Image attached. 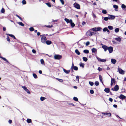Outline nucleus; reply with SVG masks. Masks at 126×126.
I'll return each mask as SVG.
<instances>
[{
	"instance_id": "aec40b11",
	"label": "nucleus",
	"mask_w": 126,
	"mask_h": 126,
	"mask_svg": "<svg viewBox=\"0 0 126 126\" xmlns=\"http://www.w3.org/2000/svg\"><path fill=\"white\" fill-rule=\"evenodd\" d=\"M64 20L67 23H70V20H69L67 18H65Z\"/></svg>"
},
{
	"instance_id": "774afa93",
	"label": "nucleus",
	"mask_w": 126,
	"mask_h": 126,
	"mask_svg": "<svg viewBox=\"0 0 126 126\" xmlns=\"http://www.w3.org/2000/svg\"><path fill=\"white\" fill-rule=\"evenodd\" d=\"M113 106L114 107L116 108L117 107V105L115 104H114L113 105Z\"/></svg>"
},
{
	"instance_id": "c9c22d12",
	"label": "nucleus",
	"mask_w": 126,
	"mask_h": 126,
	"mask_svg": "<svg viewBox=\"0 0 126 126\" xmlns=\"http://www.w3.org/2000/svg\"><path fill=\"white\" fill-rule=\"evenodd\" d=\"M102 13L104 14H106L107 13V12L106 10H103L102 11Z\"/></svg>"
},
{
	"instance_id": "e433bc0d",
	"label": "nucleus",
	"mask_w": 126,
	"mask_h": 126,
	"mask_svg": "<svg viewBox=\"0 0 126 126\" xmlns=\"http://www.w3.org/2000/svg\"><path fill=\"white\" fill-rule=\"evenodd\" d=\"M32 75L34 78L37 79V76L35 74L33 73V74Z\"/></svg>"
},
{
	"instance_id": "37998d69",
	"label": "nucleus",
	"mask_w": 126,
	"mask_h": 126,
	"mask_svg": "<svg viewBox=\"0 0 126 126\" xmlns=\"http://www.w3.org/2000/svg\"><path fill=\"white\" fill-rule=\"evenodd\" d=\"M113 8L115 9H117L118 8V6L117 5H114L113 6Z\"/></svg>"
},
{
	"instance_id": "423d86ee",
	"label": "nucleus",
	"mask_w": 126,
	"mask_h": 126,
	"mask_svg": "<svg viewBox=\"0 0 126 126\" xmlns=\"http://www.w3.org/2000/svg\"><path fill=\"white\" fill-rule=\"evenodd\" d=\"M47 40L46 37L44 36L42 37L41 39V42L43 43H45Z\"/></svg>"
},
{
	"instance_id": "412c9836",
	"label": "nucleus",
	"mask_w": 126,
	"mask_h": 126,
	"mask_svg": "<svg viewBox=\"0 0 126 126\" xmlns=\"http://www.w3.org/2000/svg\"><path fill=\"white\" fill-rule=\"evenodd\" d=\"M104 91L108 93L110 92V89L109 88H106Z\"/></svg>"
},
{
	"instance_id": "338daca9",
	"label": "nucleus",
	"mask_w": 126,
	"mask_h": 126,
	"mask_svg": "<svg viewBox=\"0 0 126 126\" xmlns=\"http://www.w3.org/2000/svg\"><path fill=\"white\" fill-rule=\"evenodd\" d=\"M7 40L8 41H9V42L10 41V40L9 39V37L8 36L7 37Z\"/></svg>"
},
{
	"instance_id": "7c9ffc66",
	"label": "nucleus",
	"mask_w": 126,
	"mask_h": 126,
	"mask_svg": "<svg viewBox=\"0 0 126 126\" xmlns=\"http://www.w3.org/2000/svg\"><path fill=\"white\" fill-rule=\"evenodd\" d=\"M0 58H2L3 60L5 61L6 62H8V61L5 58L1 56H0Z\"/></svg>"
},
{
	"instance_id": "2f4dec72",
	"label": "nucleus",
	"mask_w": 126,
	"mask_h": 126,
	"mask_svg": "<svg viewBox=\"0 0 126 126\" xmlns=\"http://www.w3.org/2000/svg\"><path fill=\"white\" fill-rule=\"evenodd\" d=\"M41 63L43 65H44L45 64L44 62L43 59H41L40 60Z\"/></svg>"
},
{
	"instance_id": "2eb2a0df",
	"label": "nucleus",
	"mask_w": 126,
	"mask_h": 126,
	"mask_svg": "<svg viewBox=\"0 0 126 126\" xmlns=\"http://www.w3.org/2000/svg\"><path fill=\"white\" fill-rule=\"evenodd\" d=\"M102 47L104 49L105 51H106L108 49V47L106 46H103Z\"/></svg>"
},
{
	"instance_id": "0eeeda50",
	"label": "nucleus",
	"mask_w": 126,
	"mask_h": 126,
	"mask_svg": "<svg viewBox=\"0 0 126 126\" xmlns=\"http://www.w3.org/2000/svg\"><path fill=\"white\" fill-rule=\"evenodd\" d=\"M119 89V87L118 85H115L114 88H112L111 90L113 91H117Z\"/></svg>"
},
{
	"instance_id": "ea45409f",
	"label": "nucleus",
	"mask_w": 126,
	"mask_h": 126,
	"mask_svg": "<svg viewBox=\"0 0 126 126\" xmlns=\"http://www.w3.org/2000/svg\"><path fill=\"white\" fill-rule=\"evenodd\" d=\"M94 84L96 86H97L99 85V83L98 81H96L95 82Z\"/></svg>"
},
{
	"instance_id": "4c0bfd02",
	"label": "nucleus",
	"mask_w": 126,
	"mask_h": 126,
	"mask_svg": "<svg viewBox=\"0 0 126 126\" xmlns=\"http://www.w3.org/2000/svg\"><path fill=\"white\" fill-rule=\"evenodd\" d=\"M27 122L28 123H31L32 122L31 120L29 119H27Z\"/></svg>"
},
{
	"instance_id": "e2e57ef3",
	"label": "nucleus",
	"mask_w": 126,
	"mask_h": 126,
	"mask_svg": "<svg viewBox=\"0 0 126 126\" xmlns=\"http://www.w3.org/2000/svg\"><path fill=\"white\" fill-rule=\"evenodd\" d=\"M106 60L105 59H101V62H105Z\"/></svg>"
},
{
	"instance_id": "a19ab883",
	"label": "nucleus",
	"mask_w": 126,
	"mask_h": 126,
	"mask_svg": "<svg viewBox=\"0 0 126 126\" xmlns=\"http://www.w3.org/2000/svg\"><path fill=\"white\" fill-rule=\"evenodd\" d=\"M46 4L49 7H51V5L50 3H46Z\"/></svg>"
},
{
	"instance_id": "58836bf2",
	"label": "nucleus",
	"mask_w": 126,
	"mask_h": 126,
	"mask_svg": "<svg viewBox=\"0 0 126 126\" xmlns=\"http://www.w3.org/2000/svg\"><path fill=\"white\" fill-rule=\"evenodd\" d=\"M40 99L41 101H43L45 99V98L43 97H41L40 98Z\"/></svg>"
},
{
	"instance_id": "69168bd1",
	"label": "nucleus",
	"mask_w": 126,
	"mask_h": 126,
	"mask_svg": "<svg viewBox=\"0 0 126 126\" xmlns=\"http://www.w3.org/2000/svg\"><path fill=\"white\" fill-rule=\"evenodd\" d=\"M16 16L17 17H18V18H19L21 20H22V19L21 18V17H19L18 15H16Z\"/></svg>"
},
{
	"instance_id": "ddd939ff",
	"label": "nucleus",
	"mask_w": 126,
	"mask_h": 126,
	"mask_svg": "<svg viewBox=\"0 0 126 126\" xmlns=\"http://www.w3.org/2000/svg\"><path fill=\"white\" fill-rule=\"evenodd\" d=\"M109 18L110 19H114L115 17V16L113 15H109Z\"/></svg>"
},
{
	"instance_id": "09e8293b",
	"label": "nucleus",
	"mask_w": 126,
	"mask_h": 126,
	"mask_svg": "<svg viewBox=\"0 0 126 126\" xmlns=\"http://www.w3.org/2000/svg\"><path fill=\"white\" fill-rule=\"evenodd\" d=\"M108 29L107 28H104L103 29V32H106V31H107V30Z\"/></svg>"
},
{
	"instance_id": "8fccbe9b",
	"label": "nucleus",
	"mask_w": 126,
	"mask_h": 126,
	"mask_svg": "<svg viewBox=\"0 0 126 126\" xmlns=\"http://www.w3.org/2000/svg\"><path fill=\"white\" fill-rule=\"evenodd\" d=\"M121 7L122 8L124 9L126 8V6L124 4H122Z\"/></svg>"
},
{
	"instance_id": "dca6fc26",
	"label": "nucleus",
	"mask_w": 126,
	"mask_h": 126,
	"mask_svg": "<svg viewBox=\"0 0 126 126\" xmlns=\"http://www.w3.org/2000/svg\"><path fill=\"white\" fill-rule=\"evenodd\" d=\"M111 62L112 63L115 64L116 63V61L114 59H111Z\"/></svg>"
},
{
	"instance_id": "6e6d98bb",
	"label": "nucleus",
	"mask_w": 126,
	"mask_h": 126,
	"mask_svg": "<svg viewBox=\"0 0 126 126\" xmlns=\"http://www.w3.org/2000/svg\"><path fill=\"white\" fill-rule=\"evenodd\" d=\"M94 91L93 90H91L90 91V93L92 94H93L94 93Z\"/></svg>"
},
{
	"instance_id": "de8ad7c7",
	"label": "nucleus",
	"mask_w": 126,
	"mask_h": 126,
	"mask_svg": "<svg viewBox=\"0 0 126 126\" xmlns=\"http://www.w3.org/2000/svg\"><path fill=\"white\" fill-rule=\"evenodd\" d=\"M73 99L75 101H78V98L76 97H74L73 98Z\"/></svg>"
},
{
	"instance_id": "79ce46f5",
	"label": "nucleus",
	"mask_w": 126,
	"mask_h": 126,
	"mask_svg": "<svg viewBox=\"0 0 126 126\" xmlns=\"http://www.w3.org/2000/svg\"><path fill=\"white\" fill-rule=\"evenodd\" d=\"M89 83L90 85L91 86H93L94 84V83L92 82L89 81Z\"/></svg>"
},
{
	"instance_id": "39448f33",
	"label": "nucleus",
	"mask_w": 126,
	"mask_h": 126,
	"mask_svg": "<svg viewBox=\"0 0 126 126\" xmlns=\"http://www.w3.org/2000/svg\"><path fill=\"white\" fill-rule=\"evenodd\" d=\"M118 71H119V73L123 75L125 74V71L122 70L120 68H119V67L118 68Z\"/></svg>"
},
{
	"instance_id": "f03ea898",
	"label": "nucleus",
	"mask_w": 126,
	"mask_h": 126,
	"mask_svg": "<svg viewBox=\"0 0 126 126\" xmlns=\"http://www.w3.org/2000/svg\"><path fill=\"white\" fill-rule=\"evenodd\" d=\"M102 28L100 27H94L93 28L92 30L93 31L95 32H97L99 31H100Z\"/></svg>"
},
{
	"instance_id": "6ab92c4d",
	"label": "nucleus",
	"mask_w": 126,
	"mask_h": 126,
	"mask_svg": "<svg viewBox=\"0 0 126 126\" xmlns=\"http://www.w3.org/2000/svg\"><path fill=\"white\" fill-rule=\"evenodd\" d=\"M45 43L47 45H49L51 43V42L50 41L47 40L46 41Z\"/></svg>"
},
{
	"instance_id": "4be33fe9",
	"label": "nucleus",
	"mask_w": 126,
	"mask_h": 126,
	"mask_svg": "<svg viewBox=\"0 0 126 126\" xmlns=\"http://www.w3.org/2000/svg\"><path fill=\"white\" fill-rule=\"evenodd\" d=\"M75 53L78 55H79L80 54V53L79 51L77 49H76L75 50Z\"/></svg>"
},
{
	"instance_id": "72a5a7b5",
	"label": "nucleus",
	"mask_w": 126,
	"mask_h": 126,
	"mask_svg": "<svg viewBox=\"0 0 126 126\" xmlns=\"http://www.w3.org/2000/svg\"><path fill=\"white\" fill-rule=\"evenodd\" d=\"M115 39L117 41L120 42L121 41V38L119 37L115 38Z\"/></svg>"
},
{
	"instance_id": "603ef678",
	"label": "nucleus",
	"mask_w": 126,
	"mask_h": 126,
	"mask_svg": "<svg viewBox=\"0 0 126 126\" xmlns=\"http://www.w3.org/2000/svg\"><path fill=\"white\" fill-rule=\"evenodd\" d=\"M29 30L30 31H32L34 30V29L33 27H31L29 28Z\"/></svg>"
},
{
	"instance_id": "13d9d810",
	"label": "nucleus",
	"mask_w": 126,
	"mask_h": 126,
	"mask_svg": "<svg viewBox=\"0 0 126 126\" xmlns=\"http://www.w3.org/2000/svg\"><path fill=\"white\" fill-rule=\"evenodd\" d=\"M92 15L93 16V17L95 18L96 17V16L93 13H92Z\"/></svg>"
},
{
	"instance_id": "f704fd0d",
	"label": "nucleus",
	"mask_w": 126,
	"mask_h": 126,
	"mask_svg": "<svg viewBox=\"0 0 126 126\" xmlns=\"http://www.w3.org/2000/svg\"><path fill=\"white\" fill-rule=\"evenodd\" d=\"M18 23L19 25L22 26H24V24L21 22H18Z\"/></svg>"
},
{
	"instance_id": "864d4df0",
	"label": "nucleus",
	"mask_w": 126,
	"mask_h": 126,
	"mask_svg": "<svg viewBox=\"0 0 126 126\" xmlns=\"http://www.w3.org/2000/svg\"><path fill=\"white\" fill-rule=\"evenodd\" d=\"M90 42L89 41L87 42L86 43V46H88L90 44Z\"/></svg>"
},
{
	"instance_id": "49530a36",
	"label": "nucleus",
	"mask_w": 126,
	"mask_h": 126,
	"mask_svg": "<svg viewBox=\"0 0 126 126\" xmlns=\"http://www.w3.org/2000/svg\"><path fill=\"white\" fill-rule=\"evenodd\" d=\"M56 79L60 82H62L63 81V80L62 79H59L57 78H56Z\"/></svg>"
},
{
	"instance_id": "c03bdc74",
	"label": "nucleus",
	"mask_w": 126,
	"mask_h": 126,
	"mask_svg": "<svg viewBox=\"0 0 126 126\" xmlns=\"http://www.w3.org/2000/svg\"><path fill=\"white\" fill-rule=\"evenodd\" d=\"M1 12L2 13H4L5 12V10L3 8H2L1 10Z\"/></svg>"
},
{
	"instance_id": "9b49d317",
	"label": "nucleus",
	"mask_w": 126,
	"mask_h": 126,
	"mask_svg": "<svg viewBox=\"0 0 126 126\" xmlns=\"http://www.w3.org/2000/svg\"><path fill=\"white\" fill-rule=\"evenodd\" d=\"M108 49L109 51V52L110 53H111L113 51V48L112 47H108Z\"/></svg>"
},
{
	"instance_id": "473e14b6",
	"label": "nucleus",
	"mask_w": 126,
	"mask_h": 126,
	"mask_svg": "<svg viewBox=\"0 0 126 126\" xmlns=\"http://www.w3.org/2000/svg\"><path fill=\"white\" fill-rule=\"evenodd\" d=\"M108 28L109 29L111 30H112L113 29V27L110 26H108Z\"/></svg>"
},
{
	"instance_id": "3c124183",
	"label": "nucleus",
	"mask_w": 126,
	"mask_h": 126,
	"mask_svg": "<svg viewBox=\"0 0 126 126\" xmlns=\"http://www.w3.org/2000/svg\"><path fill=\"white\" fill-rule=\"evenodd\" d=\"M96 58L98 60V61H100V62H101L102 59H101L100 58L98 57H96Z\"/></svg>"
},
{
	"instance_id": "bf43d9fd",
	"label": "nucleus",
	"mask_w": 126,
	"mask_h": 126,
	"mask_svg": "<svg viewBox=\"0 0 126 126\" xmlns=\"http://www.w3.org/2000/svg\"><path fill=\"white\" fill-rule=\"evenodd\" d=\"M62 4L63 5L64 4V2L63 0H60Z\"/></svg>"
},
{
	"instance_id": "c85d7f7f",
	"label": "nucleus",
	"mask_w": 126,
	"mask_h": 126,
	"mask_svg": "<svg viewBox=\"0 0 126 126\" xmlns=\"http://www.w3.org/2000/svg\"><path fill=\"white\" fill-rule=\"evenodd\" d=\"M83 61L86 62L88 60L87 58L85 57H83Z\"/></svg>"
},
{
	"instance_id": "9d476101",
	"label": "nucleus",
	"mask_w": 126,
	"mask_h": 126,
	"mask_svg": "<svg viewBox=\"0 0 126 126\" xmlns=\"http://www.w3.org/2000/svg\"><path fill=\"white\" fill-rule=\"evenodd\" d=\"M120 99L123 100L126 98V96L121 94L118 97Z\"/></svg>"
},
{
	"instance_id": "6e6552de",
	"label": "nucleus",
	"mask_w": 126,
	"mask_h": 126,
	"mask_svg": "<svg viewBox=\"0 0 126 126\" xmlns=\"http://www.w3.org/2000/svg\"><path fill=\"white\" fill-rule=\"evenodd\" d=\"M22 88L28 94H30V92L29 90L27 88V87L25 86H23L22 87Z\"/></svg>"
},
{
	"instance_id": "5701e85b",
	"label": "nucleus",
	"mask_w": 126,
	"mask_h": 126,
	"mask_svg": "<svg viewBox=\"0 0 126 126\" xmlns=\"http://www.w3.org/2000/svg\"><path fill=\"white\" fill-rule=\"evenodd\" d=\"M99 79H100V81L103 84L102 80V76L101 75H99Z\"/></svg>"
},
{
	"instance_id": "cd10ccee",
	"label": "nucleus",
	"mask_w": 126,
	"mask_h": 126,
	"mask_svg": "<svg viewBox=\"0 0 126 126\" xmlns=\"http://www.w3.org/2000/svg\"><path fill=\"white\" fill-rule=\"evenodd\" d=\"M73 69H74L75 70H77L78 69V68L76 66H75L73 68Z\"/></svg>"
},
{
	"instance_id": "1a4fd4ad",
	"label": "nucleus",
	"mask_w": 126,
	"mask_h": 126,
	"mask_svg": "<svg viewBox=\"0 0 126 126\" xmlns=\"http://www.w3.org/2000/svg\"><path fill=\"white\" fill-rule=\"evenodd\" d=\"M102 114H103V115H107V116H108L109 117H110L111 116V114L110 113H108V112H106L104 113L102 112Z\"/></svg>"
},
{
	"instance_id": "bb28decb",
	"label": "nucleus",
	"mask_w": 126,
	"mask_h": 126,
	"mask_svg": "<svg viewBox=\"0 0 126 126\" xmlns=\"http://www.w3.org/2000/svg\"><path fill=\"white\" fill-rule=\"evenodd\" d=\"M83 52L85 53L88 54L89 53V51L87 49H85L84 50Z\"/></svg>"
},
{
	"instance_id": "c756f323",
	"label": "nucleus",
	"mask_w": 126,
	"mask_h": 126,
	"mask_svg": "<svg viewBox=\"0 0 126 126\" xmlns=\"http://www.w3.org/2000/svg\"><path fill=\"white\" fill-rule=\"evenodd\" d=\"M119 31V29L118 28H116L115 29L114 31L116 33H117Z\"/></svg>"
},
{
	"instance_id": "b1692460",
	"label": "nucleus",
	"mask_w": 126,
	"mask_h": 126,
	"mask_svg": "<svg viewBox=\"0 0 126 126\" xmlns=\"http://www.w3.org/2000/svg\"><path fill=\"white\" fill-rule=\"evenodd\" d=\"M7 35H8L9 36L14 38V39H16V38L15 37V36L13 35L12 34H6Z\"/></svg>"
},
{
	"instance_id": "680f3d73",
	"label": "nucleus",
	"mask_w": 126,
	"mask_h": 126,
	"mask_svg": "<svg viewBox=\"0 0 126 126\" xmlns=\"http://www.w3.org/2000/svg\"><path fill=\"white\" fill-rule=\"evenodd\" d=\"M102 69L100 68V67H99L98 69V70H99V71H102Z\"/></svg>"
},
{
	"instance_id": "f8f14e48",
	"label": "nucleus",
	"mask_w": 126,
	"mask_h": 126,
	"mask_svg": "<svg viewBox=\"0 0 126 126\" xmlns=\"http://www.w3.org/2000/svg\"><path fill=\"white\" fill-rule=\"evenodd\" d=\"M115 81L114 79L113 78L111 79V85L112 86L113 84L115 85Z\"/></svg>"
},
{
	"instance_id": "a878e982",
	"label": "nucleus",
	"mask_w": 126,
	"mask_h": 126,
	"mask_svg": "<svg viewBox=\"0 0 126 126\" xmlns=\"http://www.w3.org/2000/svg\"><path fill=\"white\" fill-rule=\"evenodd\" d=\"M76 78L77 82V83H79V77L78 76H77L76 77Z\"/></svg>"
},
{
	"instance_id": "0e129e2a",
	"label": "nucleus",
	"mask_w": 126,
	"mask_h": 126,
	"mask_svg": "<svg viewBox=\"0 0 126 126\" xmlns=\"http://www.w3.org/2000/svg\"><path fill=\"white\" fill-rule=\"evenodd\" d=\"M109 100L110 102H112L113 101L112 99L111 98H110L109 99Z\"/></svg>"
},
{
	"instance_id": "f3484780",
	"label": "nucleus",
	"mask_w": 126,
	"mask_h": 126,
	"mask_svg": "<svg viewBox=\"0 0 126 126\" xmlns=\"http://www.w3.org/2000/svg\"><path fill=\"white\" fill-rule=\"evenodd\" d=\"M63 70L64 72L67 74L69 73L70 71V70H67L64 69H63Z\"/></svg>"
},
{
	"instance_id": "393cba45",
	"label": "nucleus",
	"mask_w": 126,
	"mask_h": 126,
	"mask_svg": "<svg viewBox=\"0 0 126 126\" xmlns=\"http://www.w3.org/2000/svg\"><path fill=\"white\" fill-rule=\"evenodd\" d=\"M79 65L80 67L83 68L84 67V63H83L81 62L80 63H79Z\"/></svg>"
},
{
	"instance_id": "7ed1b4c3",
	"label": "nucleus",
	"mask_w": 126,
	"mask_h": 126,
	"mask_svg": "<svg viewBox=\"0 0 126 126\" xmlns=\"http://www.w3.org/2000/svg\"><path fill=\"white\" fill-rule=\"evenodd\" d=\"M54 58L55 59L60 60L62 58V56L59 55H55L54 56Z\"/></svg>"
},
{
	"instance_id": "a18cd8bd",
	"label": "nucleus",
	"mask_w": 126,
	"mask_h": 126,
	"mask_svg": "<svg viewBox=\"0 0 126 126\" xmlns=\"http://www.w3.org/2000/svg\"><path fill=\"white\" fill-rule=\"evenodd\" d=\"M109 19V17H105L104 18V20L105 21H107V20H108Z\"/></svg>"
},
{
	"instance_id": "4468645a",
	"label": "nucleus",
	"mask_w": 126,
	"mask_h": 126,
	"mask_svg": "<svg viewBox=\"0 0 126 126\" xmlns=\"http://www.w3.org/2000/svg\"><path fill=\"white\" fill-rule=\"evenodd\" d=\"M70 24L72 27H74L75 26V24L72 22V19H70Z\"/></svg>"
},
{
	"instance_id": "f257e3e1",
	"label": "nucleus",
	"mask_w": 126,
	"mask_h": 126,
	"mask_svg": "<svg viewBox=\"0 0 126 126\" xmlns=\"http://www.w3.org/2000/svg\"><path fill=\"white\" fill-rule=\"evenodd\" d=\"M96 34V33L94 32H92V30L90 29L88 30L86 32V34L87 36H89L95 35Z\"/></svg>"
},
{
	"instance_id": "20e7f679",
	"label": "nucleus",
	"mask_w": 126,
	"mask_h": 126,
	"mask_svg": "<svg viewBox=\"0 0 126 126\" xmlns=\"http://www.w3.org/2000/svg\"><path fill=\"white\" fill-rule=\"evenodd\" d=\"M74 6L77 9H80V5L76 2L75 3L73 4Z\"/></svg>"
},
{
	"instance_id": "5fc2aeb1",
	"label": "nucleus",
	"mask_w": 126,
	"mask_h": 126,
	"mask_svg": "<svg viewBox=\"0 0 126 126\" xmlns=\"http://www.w3.org/2000/svg\"><path fill=\"white\" fill-rule=\"evenodd\" d=\"M22 3L23 4H25L26 3V2L25 0H23L22 1Z\"/></svg>"
},
{
	"instance_id": "4d7b16f0",
	"label": "nucleus",
	"mask_w": 126,
	"mask_h": 126,
	"mask_svg": "<svg viewBox=\"0 0 126 126\" xmlns=\"http://www.w3.org/2000/svg\"><path fill=\"white\" fill-rule=\"evenodd\" d=\"M74 66H74V64L73 63H72V66L71 68V70H72V71H73V68Z\"/></svg>"
},
{
	"instance_id": "052dcab7",
	"label": "nucleus",
	"mask_w": 126,
	"mask_h": 126,
	"mask_svg": "<svg viewBox=\"0 0 126 126\" xmlns=\"http://www.w3.org/2000/svg\"><path fill=\"white\" fill-rule=\"evenodd\" d=\"M32 52L33 53H36V51L34 49H32Z\"/></svg>"
},
{
	"instance_id": "a211bd4d",
	"label": "nucleus",
	"mask_w": 126,
	"mask_h": 126,
	"mask_svg": "<svg viewBox=\"0 0 126 126\" xmlns=\"http://www.w3.org/2000/svg\"><path fill=\"white\" fill-rule=\"evenodd\" d=\"M97 50V49L95 48H93L92 49V51L93 53H95V52H96Z\"/></svg>"
}]
</instances>
